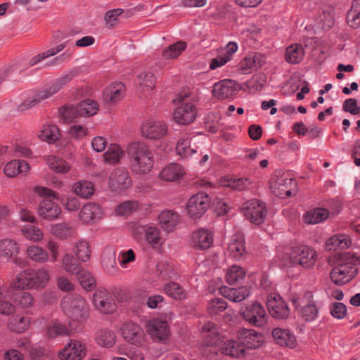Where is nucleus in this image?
I'll use <instances>...</instances> for the list:
<instances>
[{
  "label": "nucleus",
  "instance_id": "obj_36",
  "mask_svg": "<svg viewBox=\"0 0 360 360\" xmlns=\"http://www.w3.org/2000/svg\"><path fill=\"white\" fill-rule=\"evenodd\" d=\"M27 257L32 261L37 263H45L49 261L48 252L37 245H31L27 248Z\"/></svg>",
  "mask_w": 360,
  "mask_h": 360
},
{
  "label": "nucleus",
  "instance_id": "obj_10",
  "mask_svg": "<svg viewBox=\"0 0 360 360\" xmlns=\"http://www.w3.org/2000/svg\"><path fill=\"white\" fill-rule=\"evenodd\" d=\"M210 205V198L205 193H198L191 197L187 202L188 215L193 219L201 217Z\"/></svg>",
  "mask_w": 360,
  "mask_h": 360
},
{
  "label": "nucleus",
  "instance_id": "obj_3",
  "mask_svg": "<svg viewBox=\"0 0 360 360\" xmlns=\"http://www.w3.org/2000/svg\"><path fill=\"white\" fill-rule=\"evenodd\" d=\"M49 280V273L44 269H27L16 276L11 286L15 289L39 290L45 288Z\"/></svg>",
  "mask_w": 360,
  "mask_h": 360
},
{
  "label": "nucleus",
  "instance_id": "obj_47",
  "mask_svg": "<svg viewBox=\"0 0 360 360\" xmlns=\"http://www.w3.org/2000/svg\"><path fill=\"white\" fill-rule=\"evenodd\" d=\"M80 117L93 116L98 110V104L91 99H86L77 104Z\"/></svg>",
  "mask_w": 360,
  "mask_h": 360
},
{
  "label": "nucleus",
  "instance_id": "obj_2",
  "mask_svg": "<svg viewBox=\"0 0 360 360\" xmlns=\"http://www.w3.org/2000/svg\"><path fill=\"white\" fill-rule=\"evenodd\" d=\"M359 264L360 259L354 254L350 252L341 254L336 265L330 271L331 280L338 285L349 282L357 274V266Z\"/></svg>",
  "mask_w": 360,
  "mask_h": 360
},
{
  "label": "nucleus",
  "instance_id": "obj_49",
  "mask_svg": "<svg viewBox=\"0 0 360 360\" xmlns=\"http://www.w3.org/2000/svg\"><path fill=\"white\" fill-rule=\"evenodd\" d=\"M164 289L169 296L175 300H183L187 296V292L181 285L175 282H172L165 285Z\"/></svg>",
  "mask_w": 360,
  "mask_h": 360
},
{
  "label": "nucleus",
  "instance_id": "obj_63",
  "mask_svg": "<svg viewBox=\"0 0 360 360\" xmlns=\"http://www.w3.org/2000/svg\"><path fill=\"white\" fill-rule=\"evenodd\" d=\"M14 301L18 306L23 309L30 308L34 304V297L27 292H20L17 294Z\"/></svg>",
  "mask_w": 360,
  "mask_h": 360
},
{
  "label": "nucleus",
  "instance_id": "obj_20",
  "mask_svg": "<svg viewBox=\"0 0 360 360\" xmlns=\"http://www.w3.org/2000/svg\"><path fill=\"white\" fill-rule=\"evenodd\" d=\"M37 212L44 219L53 220L58 217L61 210L56 202L49 199H44L39 204Z\"/></svg>",
  "mask_w": 360,
  "mask_h": 360
},
{
  "label": "nucleus",
  "instance_id": "obj_11",
  "mask_svg": "<svg viewBox=\"0 0 360 360\" xmlns=\"http://www.w3.org/2000/svg\"><path fill=\"white\" fill-rule=\"evenodd\" d=\"M92 301L95 309L103 314L112 313L116 309L110 294L105 289H97Z\"/></svg>",
  "mask_w": 360,
  "mask_h": 360
},
{
  "label": "nucleus",
  "instance_id": "obj_12",
  "mask_svg": "<svg viewBox=\"0 0 360 360\" xmlns=\"http://www.w3.org/2000/svg\"><path fill=\"white\" fill-rule=\"evenodd\" d=\"M269 313L274 318L286 319L289 316V308L281 297L277 294H270L266 300Z\"/></svg>",
  "mask_w": 360,
  "mask_h": 360
},
{
  "label": "nucleus",
  "instance_id": "obj_25",
  "mask_svg": "<svg viewBox=\"0 0 360 360\" xmlns=\"http://www.w3.org/2000/svg\"><path fill=\"white\" fill-rule=\"evenodd\" d=\"M125 96V86L121 82H116L108 86L104 91V99L110 104H115Z\"/></svg>",
  "mask_w": 360,
  "mask_h": 360
},
{
  "label": "nucleus",
  "instance_id": "obj_27",
  "mask_svg": "<svg viewBox=\"0 0 360 360\" xmlns=\"http://www.w3.org/2000/svg\"><path fill=\"white\" fill-rule=\"evenodd\" d=\"M219 291L222 296L234 302H240L250 295V290L246 286L238 288L223 286L219 289Z\"/></svg>",
  "mask_w": 360,
  "mask_h": 360
},
{
  "label": "nucleus",
  "instance_id": "obj_42",
  "mask_svg": "<svg viewBox=\"0 0 360 360\" xmlns=\"http://www.w3.org/2000/svg\"><path fill=\"white\" fill-rule=\"evenodd\" d=\"M319 307L314 300H309V303L304 305L300 309V315L305 321H313L319 316Z\"/></svg>",
  "mask_w": 360,
  "mask_h": 360
},
{
  "label": "nucleus",
  "instance_id": "obj_31",
  "mask_svg": "<svg viewBox=\"0 0 360 360\" xmlns=\"http://www.w3.org/2000/svg\"><path fill=\"white\" fill-rule=\"evenodd\" d=\"M221 352L231 357L240 358L245 355L244 345L242 342L228 340L221 346Z\"/></svg>",
  "mask_w": 360,
  "mask_h": 360
},
{
  "label": "nucleus",
  "instance_id": "obj_45",
  "mask_svg": "<svg viewBox=\"0 0 360 360\" xmlns=\"http://www.w3.org/2000/svg\"><path fill=\"white\" fill-rule=\"evenodd\" d=\"M186 49V43L183 41H179L169 45L162 52L164 59L170 60L176 58Z\"/></svg>",
  "mask_w": 360,
  "mask_h": 360
},
{
  "label": "nucleus",
  "instance_id": "obj_4",
  "mask_svg": "<svg viewBox=\"0 0 360 360\" xmlns=\"http://www.w3.org/2000/svg\"><path fill=\"white\" fill-rule=\"evenodd\" d=\"M61 307L67 316L78 323H83L89 317L87 302L79 295L70 294L65 296L61 301Z\"/></svg>",
  "mask_w": 360,
  "mask_h": 360
},
{
  "label": "nucleus",
  "instance_id": "obj_50",
  "mask_svg": "<svg viewBox=\"0 0 360 360\" xmlns=\"http://www.w3.org/2000/svg\"><path fill=\"white\" fill-rule=\"evenodd\" d=\"M124 152L120 146L112 144L108 150L104 153L105 161L109 164H116L119 162L120 158L123 156Z\"/></svg>",
  "mask_w": 360,
  "mask_h": 360
},
{
  "label": "nucleus",
  "instance_id": "obj_24",
  "mask_svg": "<svg viewBox=\"0 0 360 360\" xmlns=\"http://www.w3.org/2000/svg\"><path fill=\"white\" fill-rule=\"evenodd\" d=\"M272 336L276 343L282 347L294 348L297 345L295 335L288 329L274 328Z\"/></svg>",
  "mask_w": 360,
  "mask_h": 360
},
{
  "label": "nucleus",
  "instance_id": "obj_40",
  "mask_svg": "<svg viewBox=\"0 0 360 360\" xmlns=\"http://www.w3.org/2000/svg\"><path fill=\"white\" fill-rule=\"evenodd\" d=\"M158 219L162 227L167 231H172L179 221L178 214L171 210L162 212Z\"/></svg>",
  "mask_w": 360,
  "mask_h": 360
},
{
  "label": "nucleus",
  "instance_id": "obj_8",
  "mask_svg": "<svg viewBox=\"0 0 360 360\" xmlns=\"http://www.w3.org/2000/svg\"><path fill=\"white\" fill-rule=\"evenodd\" d=\"M240 313L243 318L252 326L261 327L266 323L265 309L257 302L241 307Z\"/></svg>",
  "mask_w": 360,
  "mask_h": 360
},
{
  "label": "nucleus",
  "instance_id": "obj_30",
  "mask_svg": "<svg viewBox=\"0 0 360 360\" xmlns=\"http://www.w3.org/2000/svg\"><path fill=\"white\" fill-rule=\"evenodd\" d=\"M30 169V167L27 162L13 160L5 165L4 172L8 177H15L20 174L27 172Z\"/></svg>",
  "mask_w": 360,
  "mask_h": 360
},
{
  "label": "nucleus",
  "instance_id": "obj_44",
  "mask_svg": "<svg viewBox=\"0 0 360 360\" xmlns=\"http://www.w3.org/2000/svg\"><path fill=\"white\" fill-rule=\"evenodd\" d=\"M20 247L16 241L11 239L0 240V255L11 258L19 253Z\"/></svg>",
  "mask_w": 360,
  "mask_h": 360
},
{
  "label": "nucleus",
  "instance_id": "obj_58",
  "mask_svg": "<svg viewBox=\"0 0 360 360\" xmlns=\"http://www.w3.org/2000/svg\"><path fill=\"white\" fill-rule=\"evenodd\" d=\"M51 233L58 238L65 239L72 235V229L66 223H60L52 226Z\"/></svg>",
  "mask_w": 360,
  "mask_h": 360
},
{
  "label": "nucleus",
  "instance_id": "obj_56",
  "mask_svg": "<svg viewBox=\"0 0 360 360\" xmlns=\"http://www.w3.org/2000/svg\"><path fill=\"white\" fill-rule=\"evenodd\" d=\"M139 232H145L146 240L152 245H156L160 240L159 231L155 226H138Z\"/></svg>",
  "mask_w": 360,
  "mask_h": 360
},
{
  "label": "nucleus",
  "instance_id": "obj_22",
  "mask_svg": "<svg viewBox=\"0 0 360 360\" xmlns=\"http://www.w3.org/2000/svg\"><path fill=\"white\" fill-rule=\"evenodd\" d=\"M77 75V73L76 71L71 70L56 79L49 86L42 90L43 93L46 94V98H49L58 93L70 81H72Z\"/></svg>",
  "mask_w": 360,
  "mask_h": 360
},
{
  "label": "nucleus",
  "instance_id": "obj_29",
  "mask_svg": "<svg viewBox=\"0 0 360 360\" xmlns=\"http://www.w3.org/2000/svg\"><path fill=\"white\" fill-rule=\"evenodd\" d=\"M264 64L262 56L259 53H253L245 57L239 63V69L244 73H248L261 68Z\"/></svg>",
  "mask_w": 360,
  "mask_h": 360
},
{
  "label": "nucleus",
  "instance_id": "obj_55",
  "mask_svg": "<svg viewBox=\"0 0 360 360\" xmlns=\"http://www.w3.org/2000/svg\"><path fill=\"white\" fill-rule=\"evenodd\" d=\"M47 99L46 97V94L43 93L42 90L37 92L32 96L28 98L25 101H23L19 106H18V110L20 111H24L27 109H30L44 100Z\"/></svg>",
  "mask_w": 360,
  "mask_h": 360
},
{
  "label": "nucleus",
  "instance_id": "obj_23",
  "mask_svg": "<svg viewBox=\"0 0 360 360\" xmlns=\"http://www.w3.org/2000/svg\"><path fill=\"white\" fill-rule=\"evenodd\" d=\"M228 251L231 257L235 259H240L246 252L245 247V238L242 233L233 235L229 243Z\"/></svg>",
  "mask_w": 360,
  "mask_h": 360
},
{
  "label": "nucleus",
  "instance_id": "obj_57",
  "mask_svg": "<svg viewBox=\"0 0 360 360\" xmlns=\"http://www.w3.org/2000/svg\"><path fill=\"white\" fill-rule=\"evenodd\" d=\"M139 85L142 88H146L147 91H150L155 87V77L153 72H142L138 76Z\"/></svg>",
  "mask_w": 360,
  "mask_h": 360
},
{
  "label": "nucleus",
  "instance_id": "obj_37",
  "mask_svg": "<svg viewBox=\"0 0 360 360\" xmlns=\"http://www.w3.org/2000/svg\"><path fill=\"white\" fill-rule=\"evenodd\" d=\"M329 217V211L325 208H315L304 214L305 223L315 224L321 223Z\"/></svg>",
  "mask_w": 360,
  "mask_h": 360
},
{
  "label": "nucleus",
  "instance_id": "obj_43",
  "mask_svg": "<svg viewBox=\"0 0 360 360\" xmlns=\"http://www.w3.org/2000/svg\"><path fill=\"white\" fill-rule=\"evenodd\" d=\"M96 340L101 347H112L116 342V335L112 330L101 329L96 333Z\"/></svg>",
  "mask_w": 360,
  "mask_h": 360
},
{
  "label": "nucleus",
  "instance_id": "obj_18",
  "mask_svg": "<svg viewBox=\"0 0 360 360\" xmlns=\"http://www.w3.org/2000/svg\"><path fill=\"white\" fill-rule=\"evenodd\" d=\"M213 243L212 233L206 229H199L193 232L191 236V245L195 249L206 250Z\"/></svg>",
  "mask_w": 360,
  "mask_h": 360
},
{
  "label": "nucleus",
  "instance_id": "obj_34",
  "mask_svg": "<svg viewBox=\"0 0 360 360\" xmlns=\"http://www.w3.org/2000/svg\"><path fill=\"white\" fill-rule=\"evenodd\" d=\"M304 51L301 44H295L289 46L285 53V60L290 64H297L302 61Z\"/></svg>",
  "mask_w": 360,
  "mask_h": 360
},
{
  "label": "nucleus",
  "instance_id": "obj_53",
  "mask_svg": "<svg viewBox=\"0 0 360 360\" xmlns=\"http://www.w3.org/2000/svg\"><path fill=\"white\" fill-rule=\"evenodd\" d=\"M22 235L30 240L34 242L40 241L44 238L42 231L37 226L33 225H27L23 226L21 230Z\"/></svg>",
  "mask_w": 360,
  "mask_h": 360
},
{
  "label": "nucleus",
  "instance_id": "obj_17",
  "mask_svg": "<svg viewBox=\"0 0 360 360\" xmlns=\"http://www.w3.org/2000/svg\"><path fill=\"white\" fill-rule=\"evenodd\" d=\"M238 91V86L236 82L224 79L214 84L212 94L218 99L223 100L236 94Z\"/></svg>",
  "mask_w": 360,
  "mask_h": 360
},
{
  "label": "nucleus",
  "instance_id": "obj_13",
  "mask_svg": "<svg viewBox=\"0 0 360 360\" xmlns=\"http://www.w3.org/2000/svg\"><path fill=\"white\" fill-rule=\"evenodd\" d=\"M166 124L160 121L148 120L144 122L141 128L143 136L148 139H160L167 133Z\"/></svg>",
  "mask_w": 360,
  "mask_h": 360
},
{
  "label": "nucleus",
  "instance_id": "obj_38",
  "mask_svg": "<svg viewBox=\"0 0 360 360\" xmlns=\"http://www.w3.org/2000/svg\"><path fill=\"white\" fill-rule=\"evenodd\" d=\"M59 129L54 124H44L37 134L38 137L43 141L49 143L55 142L59 138Z\"/></svg>",
  "mask_w": 360,
  "mask_h": 360
},
{
  "label": "nucleus",
  "instance_id": "obj_41",
  "mask_svg": "<svg viewBox=\"0 0 360 360\" xmlns=\"http://www.w3.org/2000/svg\"><path fill=\"white\" fill-rule=\"evenodd\" d=\"M189 137L181 138L176 146L177 154L182 158H187L197 154L196 147H192Z\"/></svg>",
  "mask_w": 360,
  "mask_h": 360
},
{
  "label": "nucleus",
  "instance_id": "obj_62",
  "mask_svg": "<svg viewBox=\"0 0 360 360\" xmlns=\"http://www.w3.org/2000/svg\"><path fill=\"white\" fill-rule=\"evenodd\" d=\"M227 308V303L223 298L212 299L208 305V313L211 316L217 315Z\"/></svg>",
  "mask_w": 360,
  "mask_h": 360
},
{
  "label": "nucleus",
  "instance_id": "obj_15",
  "mask_svg": "<svg viewBox=\"0 0 360 360\" xmlns=\"http://www.w3.org/2000/svg\"><path fill=\"white\" fill-rule=\"evenodd\" d=\"M85 355L84 345L75 340H71L70 343L58 353L61 360H82Z\"/></svg>",
  "mask_w": 360,
  "mask_h": 360
},
{
  "label": "nucleus",
  "instance_id": "obj_7",
  "mask_svg": "<svg viewBox=\"0 0 360 360\" xmlns=\"http://www.w3.org/2000/svg\"><path fill=\"white\" fill-rule=\"evenodd\" d=\"M316 261V254L314 250L307 246L300 245L292 247L289 253V262L286 265H300L304 268L312 266Z\"/></svg>",
  "mask_w": 360,
  "mask_h": 360
},
{
  "label": "nucleus",
  "instance_id": "obj_52",
  "mask_svg": "<svg viewBox=\"0 0 360 360\" xmlns=\"http://www.w3.org/2000/svg\"><path fill=\"white\" fill-rule=\"evenodd\" d=\"M245 276V272L240 266L233 265L228 270L226 278L228 283L233 285L243 281Z\"/></svg>",
  "mask_w": 360,
  "mask_h": 360
},
{
  "label": "nucleus",
  "instance_id": "obj_28",
  "mask_svg": "<svg viewBox=\"0 0 360 360\" xmlns=\"http://www.w3.org/2000/svg\"><path fill=\"white\" fill-rule=\"evenodd\" d=\"M244 345V349H256L262 342V335L253 330L243 329L239 337Z\"/></svg>",
  "mask_w": 360,
  "mask_h": 360
},
{
  "label": "nucleus",
  "instance_id": "obj_60",
  "mask_svg": "<svg viewBox=\"0 0 360 360\" xmlns=\"http://www.w3.org/2000/svg\"><path fill=\"white\" fill-rule=\"evenodd\" d=\"M68 328L58 321L53 322L46 328L47 335L52 338L60 335H68Z\"/></svg>",
  "mask_w": 360,
  "mask_h": 360
},
{
  "label": "nucleus",
  "instance_id": "obj_59",
  "mask_svg": "<svg viewBox=\"0 0 360 360\" xmlns=\"http://www.w3.org/2000/svg\"><path fill=\"white\" fill-rule=\"evenodd\" d=\"M63 268L67 272L76 274L80 269L77 260L70 254H65L62 259Z\"/></svg>",
  "mask_w": 360,
  "mask_h": 360
},
{
  "label": "nucleus",
  "instance_id": "obj_26",
  "mask_svg": "<svg viewBox=\"0 0 360 360\" xmlns=\"http://www.w3.org/2000/svg\"><path fill=\"white\" fill-rule=\"evenodd\" d=\"M103 212L98 204L94 202L86 203L79 212V218L84 223H90L95 219H101Z\"/></svg>",
  "mask_w": 360,
  "mask_h": 360
},
{
  "label": "nucleus",
  "instance_id": "obj_33",
  "mask_svg": "<svg viewBox=\"0 0 360 360\" xmlns=\"http://www.w3.org/2000/svg\"><path fill=\"white\" fill-rule=\"evenodd\" d=\"M72 191L77 196L87 199L94 193L95 189L91 181L79 180L73 184Z\"/></svg>",
  "mask_w": 360,
  "mask_h": 360
},
{
  "label": "nucleus",
  "instance_id": "obj_5",
  "mask_svg": "<svg viewBox=\"0 0 360 360\" xmlns=\"http://www.w3.org/2000/svg\"><path fill=\"white\" fill-rule=\"evenodd\" d=\"M189 97V91H184L173 100L174 103L179 105L174 110L173 117L174 121L179 124H189L196 118L198 110L195 104L188 101Z\"/></svg>",
  "mask_w": 360,
  "mask_h": 360
},
{
  "label": "nucleus",
  "instance_id": "obj_35",
  "mask_svg": "<svg viewBox=\"0 0 360 360\" xmlns=\"http://www.w3.org/2000/svg\"><path fill=\"white\" fill-rule=\"evenodd\" d=\"M184 173L182 167L178 164H170L160 172V176L167 181H174L180 179Z\"/></svg>",
  "mask_w": 360,
  "mask_h": 360
},
{
  "label": "nucleus",
  "instance_id": "obj_54",
  "mask_svg": "<svg viewBox=\"0 0 360 360\" xmlns=\"http://www.w3.org/2000/svg\"><path fill=\"white\" fill-rule=\"evenodd\" d=\"M347 20L351 27L357 28L360 26V0L353 1L352 9L347 14Z\"/></svg>",
  "mask_w": 360,
  "mask_h": 360
},
{
  "label": "nucleus",
  "instance_id": "obj_32",
  "mask_svg": "<svg viewBox=\"0 0 360 360\" xmlns=\"http://www.w3.org/2000/svg\"><path fill=\"white\" fill-rule=\"evenodd\" d=\"M351 243L347 236L345 235H334L331 236L326 242V248L328 251H335L338 250H345L349 248Z\"/></svg>",
  "mask_w": 360,
  "mask_h": 360
},
{
  "label": "nucleus",
  "instance_id": "obj_48",
  "mask_svg": "<svg viewBox=\"0 0 360 360\" xmlns=\"http://www.w3.org/2000/svg\"><path fill=\"white\" fill-rule=\"evenodd\" d=\"M80 285L87 290H91L96 286V280L89 271L80 269L76 273Z\"/></svg>",
  "mask_w": 360,
  "mask_h": 360
},
{
  "label": "nucleus",
  "instance_id": "obj_9",
  "mask_svg": "<svg viewBox=\"0 0 360 360\" xmlns=\"http://www.w3.org/2000/svg\"><path fill=\"white\" fill-rule=\"evenodd\" d=\"M243 212L245 217L255 224L263 223L267 214L264 204L256 199L245 202L243 206Z\"/></svg>",
  "mask_w": 360,
  "mask_h": 360
},
{
  "label": "nucleus",
  "instance_id": "obj_21",
  "mask_svg": "<svg viewBox=\"0 0 360 360\" xmlns=\"http://www.w3.org/2000/svg\"><path fill=\"white\" fill-rule=\"evenodd\" d=\"M203 344L207 347L217 345L221 340L219 328L211 322L205 323L202 327Z\"/></svg>",
  "mask_w": 360,
  "mask_h": 360
},
{
  "label": "nucleus",
  "instance_id": "obj_14",
  "mask_svg": "<svg viewBox=\"0 0 360 360\" xmlns=\"http://www.w3.org/2000/svg\"><path fill=\"white\" fill-rule=\"evenodd\" d=\"M147 331L151 339L155 342L165 341L169 335L167 322L158 319L148 322Z\"/></svg>",
  "mask_w": 360,
  "mask_h": 360
},
{
  "label": "nucleus",
  "instance_id": "obj_16",
  "mask_svg": "<svg viewBox=\"0 0 360 360\" xmlns=\"http://www.w3.org/2000/svg\"><path fill=\"white\" fill-rule=\"evenodd\" d=\"M122 335L128 342L141 345L143 340V331L141 327L132 321L124 323L121 328Z\"/></svg>",
  "mask_w": 360,
  "mask_h": 360
},
{
  "label": "nucleus",
  "instance_id": "obj_51",
  "mask_svg": "<svg viewBox=\"0 0 360 360\" xmlns=\"http://www.w3.org/2000/svg\"><path fill=\"white\" fill-rule=\"evenodd\" d=\"M60 117L65 122H73L75 119L80 117L77 105H67L59 109Z\"/></svg>",
  "mask_w": 360,
  "mask_h": 360
},
{
  "label": "nucleus",
  "instance_id": "obj_19",
  "mask_svg": "<svg viewBox=\"0 0 360 360\" xmlns=\"http://www.w3.org/2000/svg\"><path fill=\"white\" fill-rule=\"evenodd\" d=\"M132 180L127 170L117 169L114 170L109 178V185L112 190H122L128 188Z\"/></svg>",
  "mask_w": 360,
  "mask_h": 360
},
{
  "label": "nucleus",
  "instance_id": "obj_6",
  "mask_svg": "<svg viewBox=\"0 0 360 360\" xmlns=\"http://www.w3.org/2000/svg\"><path fill=\"white\" fill-rule=\"evenodd\" d=\"M293 185L295 186V183L290 173L282 170H276L269 181L270 189L280 198L290 196Z\"/></svg>",
  "mask_w": 360,
  "mask_h": 360
},
{
  "label": "nucleus",
  "instance_id": "obj_64",
  "mask_svg": "<svg viewBox=\"0 0 360 360\" xmlns=\"http://www.w3.org/2000/svg\"><path fill=\"white\" fill-rule=\"evenodd\" d=\"M75 254L79 259L82 262H86L91 256L89 243L84 240L79 241L76 244Z\"/></svg>",
  "mask_w": 360,
  "mask_h": 360
},
{
  "label": "nucleus",
  "instance_id": "obj_39",
  "mask_svg": "<svg viewBox=\"0 0 360 360\" xmlns=\"http://www.w3.org/2000/svg\"><path fill=\"white\" fill-rule=\"evenodd\" d=\"M101 263L103 270L108 274L114 275L117 274V267L114 250L111 249L105 250L102 255Z\"/></svg>",
  "mask_w": 360,
  "mask_h": 360
},
{
  "label": "nucleus",
  "instance_id": "obj_61",
  "mask_svg": "<svg viewBox=\"0 0 360 360\" xmlns=\"http://www.w3.org/2000/svg\"><path fill=\"white\" fill-rule=\"evenodd\" d=\"M251 185L252 181L247 177L231 179L228 182L229 187L239 191L248 189Z\"/></svg>",
  "mask_w": 360,
  "mask_h": 360
},
{
  "label": "nucleus",
  "instance_id": "obj_1",
  "mask_svg": "<svg viewBox=\"0 0 360 360\" xmlns=\"http://www.w3.org/2000/svg\"><path fill=\"white\" fill-rule=\"evenodd\" d=\"M131 172L136 174H146L153 167L154 156L149 146L142 141L130 143L127 148Z\"/></svg>",
  "mask_w": 360,
  "mask_h": 360
},
{
  "label": "nucleus",
  "instance_id": "obj_46",
  "mask_svg": "<svg viewBox=\"0 0 360 360\" xmlns=\"http://www.w3.org/2000/svg\"><path fill=\"white\" fill-rule=\"evenodd\" d=\"M46 160L49 167L57 173L66 174L70 169V166L66 161L56 156H49Z\"/></svg>",
  "mask_w": 360,
  "mask_h": 360
}]
</instances>
